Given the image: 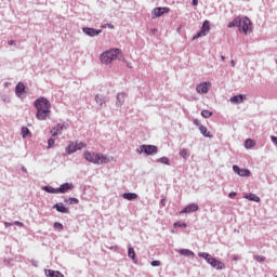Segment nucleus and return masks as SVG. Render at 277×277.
Here are the masks:
<instances>
[{"instance_id": "1", "label": "nucleus", "mask_w": 277, "mask_h": 277, "mask_svg": "<svg viewBox=\"0 0 277 277\" xmlns=\"http://www.w3.org/2000/svg\"><path fill=\"white\" fill-rule=\"evenodd\" d=\"M83 157L85 161H89V163H94L95 166H103V163H109L111 159L107 157L106 155L85 150L83 153Z\"/></svg>"}, {"instance_id": "2", "label": "nucleus", "mask_w": 277, "mask_h": 277, "mask_svg": "<svg viewBox=\"0 0 277 277\" xmlns=\"http://www.w3.org/2000/svg\"><path fill=\"white\" fill-rule=\"evenodd\" d=\"M119 55H122V50L118 48H113L102 53L100 60L102 64H111L115 60H118Z\"/></svg>"}, {"instance_id": "3", "label": "nucleus", "mask_w": 277, "mask_h": 277, "mask_svg": "<svg viewBox=\"0 0 277 277\" xmlns=\"http://www.w3.org/2000/svg\"><path fill=\"white\" fill-rule=\"evenodd\" d=\"M34 107L35 109L51 111V102H49L47 97L41 96L34 102Z\"/></svg>"}, {"instance_id": "4", "label": "nucleus", "mask_w": 277, "mask_h": 277, "mask_svg": "<svg viewBox=\"0 0 277 277\" xmlns=\"http://www.w3.org/2000/svg\"><path fill=\"white\" fill-rule=\"evenodd\" d=\"M136 153L138 155H142V153L150 156V155H157L159 153V149L155 145H141L137 149Z\"/></svg>"}, {"instance_id": "5", "label": "nucleus", "mask_w": 277, "mask_h": 277, "mask_svg": "<svg viewBox=\"0 0 277 277\" xmlns=\"http://www.w3.org/2000/svg\"><path fill=\"white\" fill-rule=\"evenodd\" d=\"M211 30V23L209 21H205L201 29L193 37V40H198L201 36H207Z\"/></svg>"}, {"instance_id": "6", "label": "nucleus", "mask_w": 277, "mask_h": 277, "mask_svg": "<svg viewBox=\"0 0 277 277\" xmlns=\"http://www.w3.org/2000/svg\"><path fill=\"white\" fill-rule=\"evenodd\" d=\"M252 25V22L248 17L240 18V26H238L239 31H242V34H248V30L250 29V26Z\"/></svg>"}, {"instance_id": "7", "label": "nucleus", "mask_w": 277, "mask_h": 277, "mask_svg": "<svg viewBox=\"0 0 277 277\" xmlns=\"http://www.w3.org/2000/svg\"><path fill=\"white\" fill-rule=\"evenodd\" d=\"M82 31L83 34H85V36H89L90 38H95V36H100V34H103L102 29L90 28V27H83Z\"/></svg>"}, {"instance_id": "8", "label": "nucleus", "mask_w": 277, "mask_h": 277, "mask_svg": "<svg viewBox=\"0 0 277 277\" xmlns=\"http://www.w3.org/2000/svg\"><path fill=\"white\" fill-rule=\"evenodd\" d=\"M168 12H170V8L158 6L153 10L151 14H154V18H159V16H163V14H168Z\"/></svg>"}, {"instance_id": "9", "label": "nucleus", "mask_w": 277, "mask_h": 277, "mask_svg": "<svg viewBox=\"0 0 277 277\" xmlns=\"http://www.w3.org/2000/svg\"><path fill=\"white\" fill-rule=\"evenodd\" d=\"M233 170L236 174H238V176H242V177H248V176H251L252 174L249 169H241L237 164L233 166Z\"/></svg>"}, {"instance_id": "10", "label": "nucleus", "mask_w": 277, "mask_h": 277, "mask_svg": "<svg viewBox=\"0 0 277 277\" xmlns=\"http://www.w3.org/2000/svg\"><path fill=\"white\" fill-rule=\"evenodd\" d=\"M211 85V82H201L197 84L196 92L198 94H207L209 92V87Z\"/></svg>"}, {"instance_id": "11", "label": "nucleus", "mask_w": 277, "mask_h": 277, "mask_svg": "<svg viewBox=\"0 0 277 277\" xmlns=\"http://www.w3.org/2000/svg\"><path fill=\"white\" fill-rule=\"evenodd\" d=\"M94 101L100 108L107 107V96L103 94H96Z\"/></svg>"}, {"instance_id": "12", "label": "nucleus", "mask_w": 277, "mask_h": 277, "mask_svg": "<svg viewBox=\"0 0 277 277\" xmlns=\"http://www.w3.org/2000/svg\"><path fill=\"white\" fill-rule=\"evenodd\" d=\"M70 189H75V185L72 183H64L58 188V194H66L67 192H70Z\"/></svg>"}, {"instance_id": "13", "label": "nucleus", "mask_w": 277, "mask_h": 277, "mask_svg": "<svg viewBox=\"0 0 277 277\" xmlns=\"http://www.w3.org/2000/svg\"><path fill=\"white\" fill-rule=\"evenodd\" d=\"M51 116V110H42V109H37L36 113V118L37 120H47Z\"/></svg>"}, {"instance_id": "14", "label": "nucleus", "mask_w": 277, "mask_h": 277, "mask_svg": "<svg viewBox=\"0 0 277 277\" xmlns=\"http://www.w3.org/2000/svg\"><path fill=\"white\" fill-rule=\"evenodd\" d=\"M199 207L197 203H189L186 206L183 210L180 211L181 214L183 213H196L198 211Z\"/></svg>"}, {"instance_id": "15", "label": "nucleus", "mask_w": 277, "mask_h": 277, "mask_svg": "<svg viewBox=\"0 0 277 277\" xmlns=\"http://www.w3.org/2000/svg\"><path fill=\"white\" fill-rule=\"evenodd\" d=\"M198 256L200 259H205L206 263H208L209 265H212L213 263H215V258H213L211 254L207 252H199Z\"/></svg>"}, {"instance_id": "16", "label": "nucleus", "mask_w": 277, "mask_h": 277, "mask_svg": "<svg viewBox=\"0 0 277 277\" xmlns=\"http://www.w3.org/2000/svg\"><path fill=\"white\" fill-rule=\"evenodd\" d=\"M52 209H55L58 213H70V210L62 202L55 203Z\"/></svg>"}, {"instance_id": "17", "label": "nucleus", "mask_w": 277, "mask_h": 277, "mask_svg": "<svg viewBox=\"0 0 277 277\" xmlns=\"http://www.w3.org/2000/svg\"><path fill=\"white\" fill-rule=\"evenodd\" d=\"M229 101L234 104V105H239L241 104L242 101H246V95L243 94H239V95H234L229 98Z\"/></svg>"}, {"instance_id": "18", "label": "nucleus", "mask_w": 277, "mask_h": 277, "mask_svg": "<svg viewBox=\"0 0 277 277\" xmlns=\"http://www.w3.org/2000/svg\"><path fill=\"white\" fill-rule=\"evenodd\" d=\"M116 98H117L116 107H121L122 105H124V100L127 98V94L118 93Z\"/></svg>"}, {"instance_id": "19", "label": "nucleus", "mask_w": 277, "mask_h": 277, "mask_svg": "<svg viewBox=\"0 0 277 277\" xmlns=\"http://www.w3.org/2000/svg\"><path fill=\"white\" fill-rule=\"evenodd\" d=\"M64 127H66L64 123H58L56 128H53L51 130L52 137H57V133H62V131H64Z\"/></svg>"}, {"instance_id": "20", "label": "nucleus", "mask_w": 277, "mask_h": 277, "mask_svg": "<svg viewBox=\"0 0 277 277\" xmlns=\"http://www.w3.org/2000/svg\"><path fill=\"white\" fill-rule=\"evenodd\" d=\"M24 92H25V84L23 82H18L15 87L16 96L18 97L23 96Z\"/></svg>"}, {"instance_id": "21", "label": "nucleus", "mask_w": 277, "mask_h": 277, "mask_svg": "<svg viewBox=\"0 0 277 277\" xmlns=\"http://www.w3.org/2000/svg\"><path fill=\"white\" fill-rule=\"evenodd\" d=\"M47 277H64V274L60 271L45 269Z\"/></svg>"}, {"instance_id": "22", "label": "nucleus", "mask_w": 277, "mask_h": 277, "mask_svg": "<svg viewBox=\"0 0 277 277\" xmlns=\"http://www.w3.org/2000/svg\"><path fill=\"white\" fill-rule=\"evenodd\" d=\"M179 254H181L182 256H188L189 258H195L196 254L194 253V251L189 250V249H180Z\"/></svg>"}, {"instance_id": "23", "label": "nucleus", "mask_w": 277, "mask_h": 277, "mask_svg": "<svg viewBox=\"0 0 277 277\" xmlns=\"http://www.w3.org/2000/svg\"><path fill=\"white\" fill-rule=\"evenodd\" d=\"M243 198H246V200H250L251 202H261V198L252 193L245 194Z\"/></svg>"}, {"instance_id": "24", "label": "nucleus", "mask_w": 277, "mask_h": 277, "mask_svg": "<svg viewBox=\"0 0 277 277\" xmlns=\"http://www.w3.org/2000/svg\"><path fill=\"white\" fill-rule=\"evenodd\" d=\"M210 265L214 269H226V265L217 259H215V262H212V264H210Z\"/></svg>"}, {"instance_id": "25", "label": "nucleus", "mask_w": 277, "mask_h": 277, "mask_svg": "<svg viewBox=\"0 0 277 277\" xmlns=\"http://www.w3.org/2000/svg\"><path fill=\"white\" fill-rule=\"evenodd\" d=\"M227 27L233 29V27H241V17H236L233 22H229Z\"/></svg>"}, {"instance_id": "26", "label": "nucleus", "mask_w": 277, "mask_h": 277, "mask_svg": "<svg viewBox=\"0 0 277 277\" xmlns=\"http://www.w3.org/2000/svg\"><path fill=\"white\" fill-rule=\"evenodd\" d=\"M199 131L201 135H203V137H213V135H211V132H209V129H207V127L205 126H199Z\"/></svg>"}, {"instance_id": "27", "label": "nucleus", "mask_w": 277, "mask_h": 277, "mask_svg": "<svg viewBox=\"0 0 277 277\" xmlns=\"http://www.w3.org/2000/svg\"><path fill=\"white\" fill-rule=\"evenodd\" d=\"M122 198H123L124 200H136L137 194H135V193H124V194L122 195Z\"/></svg>"}, {"instance_id": "28", "label": "nucleus", "mask_w": 277, "mask_h": 277, "mask_svg": "<svg viewBox=\"0 0 277 277\" xmlns=\"http://www.w3.org/2000/svg\"><path fill=\"white\" fill-rule=\"evenodd\" d=\"M65 150L67 155H72L74 153H77V146L75 145V143H70Z\"/></svg>"}, {"instance_id": "29", "label": "nucleus", "mask_w": 277, "mask_h": 277, "mask_svg": "<svg viewBox=\"0 0 277 277\" xmlns=\"http://www.w3.org/2000/svg\"><path fill=\"white\" fill-rule=\"evenodd\" d=\"M43 192H47V194H58L57 188H53V186H43Z\"/></svg>"}, {"instance_id": "30", "label": "nucleus", "mask_w": 277, "mask_h": 277, "mask_svg": "<svg viewBox=\"0 0 277 277\" xmlns=\"http://www.w3.org/2000/svg\"><path fill=\"white\" fill-rule=\"evenodd\" d=\"M22 137H31V132L27 127H22Z\"/></svg>"}, {"instance_id": "31", "label": "nucleus", "mask_w": 277, "mask_h": 277, "mask_svg": "<svg viewBox=\"0 0 277 277\" xmlns=\"http://www.w3.org/2000/svg\"><path fill=\"white\" fill-rule=\"evenodd\" d=\"M255 143L252 141V138H248L245 142V148L250 149V148H254Z\"/></svg>"}, {"instance_id": "32", "label": "nucleus", "mask_w": 277, "mask_h": 277, "mask_svg": "<svg viewBox=\"0 0 277 277\" xmlns=\"http://www.w3.org/2000/svg\"><path fill=\"white\" fill-rule=\"evenodd\" d=\"M128 256L132 259V261H135V249H133V247L128 248Z\"/></svg>"}, {"instance_id": "33", "label": "nucleus", "mask_w": 277, "mask_h": 277, "mask_svg": "<svg viewBox=\"0 0 277 277\" xmlns=\"http://www.w3.org/2000/svg\"><path fill=\"white\" fill-rule=\"evenodd\" d=\"M64 202H66L67 205H79V199L70 197L69 199H65Z\"/></svg>"}, {"instance_id": "34", "label": "nucleus", "mask_w": 277, "mask_h": 277, "mask_svg": "<svg viewBox=\"0 0 277 277\" xmlns=\"http://www.w3.org/2000/svg\"><path fill=\"white\" fill-rule=\"evenodd\" d=\"M159 163H163L164 166H170V159L166 156L161 157L159 160H158Z\"/></svg>"}, {"instance_id": "35", "label": "nucleus", "mask_w": 277, "mask_h": 277, "mask_svg": "<svg viewBox=\"0 0 277 277\" xmlns=\"http://www.w3.org/2000/svg\"><path fill=\"white\" fill-rule=\"evenodd\" d=\"M201 116L202 118H211V116H213V113L211 110H202Z\"/></svg>"}, {"instance_id": "36", "label": "nucleus", "mask_w": 277, "mask_h": 277, "mask_svg": "<svg viewBox=\"0 0 277 277\" xmlns=\"http://www.w3.org/2000/svg\"><path fill=\"white\" fill-rule=\"evenodd\" d=\"M54 228L56 230H60V233H62V230H64V225L62 223H60V222H55L54 223Z\"/></svg>"}, {"instance_id": "37", "label": "nucleus", "mask_w": 277, "mask_h": 277, "mask_svg": "<svg viewBox=\"0 0 277 277\" xmlns=\"http://www.w3.org/2000/svg\"><path fill=\"white\" fill-rule=\"evenodd\" d=\"M55 145V136H52L51 138L48 140V148H53Z\"/></svg>"}, {"instance_id": "38", "label": "nucleus", "mask_w": 277, "mask_h": 277, "mask_svg": "<svg viewBox=\"0 0 277 277\" xmlns=\"http://www.w3.org/2000/svg\"><path fill=\"white\" fill-rule=\"evenodd\" d=\"M77 150H81V148H85V143L83 142H76L75 144Z\"/></svg>"}, {"instance_id": "39", "label": "nucleus", "mask_w": 277, "mask_h": 277, "mask_svg": "<svg viewBox=\"0 0 277 277\" xmlns=\"http://www.w3.org/2000/svg\"><path fill=\"white\" fill-rule=\"evenodd\" d=\"M0 101L2 103H10V96H8L6 94L0 95Z\"/></svg>"}, {"instance_id": "40", "label": "nucleus", "mask_w": 277, "mask_h": 277, "mask_svg": "<svg viewBox=\"0 0 277 277\" xmlns=\"http://www.w3.org/2000/svg\"><path fill=\"white\" fill-rule=\"evenodd\" d=\"M186 226H187V223H181V222L174 223V228H185Z\"/></svg>"}, {"instance_id": "41", "label": "nucleus", "mask_w": 277, "mask_h": 277, "mask_svg": "<svg viewBox=\"0 0 277 277\" xmlns=\"http://www.w3.org/2000/svg\"><path fill=\"white\" fill-rule=\"evenodd\" d=\"M180 155L183 157V159H187V157H189L187 149H181Z\"/></svg>"}, {"instance_id": "42", "label": "nucleus", "mask_w": 277, "mask_h": 277, "mask_svg": "<svg viewBox=\"0 0 277 277\" xmlns=\"http://www.w3.org/2000/svg\"><path fill=\"white\" fill-rule=\"evenodd\" d=\"M151 267H159V265H161V261L159 260H154L150 263Z\"/></svg>"}, {"instance_id": "43", "label": "nucleus", "mask_w": 277, "mask_h": 277, "mask_svg": "<svg viewBox=\"0 0 277 277\" xmlns=\"http://www.w3.org/2000/svg\"><path fill=\"white\" fill-rule=\"evenodd\" d=\"M255 261H258L259 263H263V261H265V256L258 255V256H255Z\"/></svg>"}, {"instance_id": "44", "label": "nucleus", "mask_w": 277, "mask_h": 277, "mask_svg": "<svg viewBox=\"0 0 277 277\" xmlns=\"http://www.w3.org/2000/svg\"><path fill=\"white\" fill-rule=\"evenodd\" d=\"M193 124H195V127H202V124H200V120L198 119H194Z\"/></svg>"}, {"instance_id": "45", "label": "nucleus", "mask_w": 277, "mask_h": 277, "mask_svg": "<svg viewBox=\"0 0 277 277\" xmlns=\"http://www.w3.org/2000/svg\"><path fill=\"white\" fill-rule=\"evenodd\" d=\"M9 47H14V44H16L15 40H10L8 41Z\"/></svg>"}, {"instance_id": "46", "label": "nucleus", "mask_w": 277, "mask_h": 277, "mask_svg": "<svg viewBox=\"0 0 277 277\" xmlns=\"http://www.w3.org/2000/svg\"><path fill=\"white\" fill-rule=\"evenodd\" d=\"M13 224H14L15 226H23V222H21V221H15Z\"/></svg>"}, {"instance_id": "47", "label": "nucleus", "mask_w": 277, "mask_h": 277, "mask_svg": "<svg viewBox=\"0 0 277 277\" xmlns=\"http://www.w3.org/2000/svg\"><path fill=\"white\" fill-rule=\"evenodd\" d=\"M271 140H272V142L275 143L276 146H277V136H271Z\"/></svg>"}, {"instance_id": "48", "label": "nucleus", "mask_w": 277, "mask_h": 277, "mask_svg": "<svg viewBox=\"0 0 277 277\" xmlns=\"http://www.w3.org/2000/svg\"><path fill=\"white\" fill-rule=\"evenodd\" d=\"M229 198H235V196H237V193H235V192H232V193H229Z\"/></svg>"}, {"instance_id": "49", "label": "nucleus", "mask_w": 277, "mask_h": 277, "mask_svg": "<svg viewBox=\"0 0 277 277\" xmlns=\"http://www.w3.org/2000/svg\"><path fill=\"white\" fill-rule=\"evenodd\" d=\"M4 226L8 228V226H14V223L4 222Z\"/></svg>"}, {"instance_id": "50", "label": "nucleus", "mask_w": 277, "mask_h": 277, "mask_svg": "<svg viewBox=\"0 0 277 277\" xmlns=\"http://www.w3.org/2000/svg\"><path fill=\"white\" fill-rule=\"evenodd\" d=\"M105 27H109V29H115L114 24H106Z\"/></svg>"}, {"instance_id": "51", "label": "nucleus", "mask_w": 277, "mask_h": 277, "mask_svg": "<svg viewBox=\"0 0 277 277\" xmlns=\"http://www.w3.org/2000/svg\"><path fill=\"white\" fill-rule=\"evenodd\" d=\"M192 4H193L194 6L198 5V0H192Z\"/></svg>"}, {"instance_id": "52", "label": "nucleus", "mask_w": 277, "mask_h": 277, "mask_svg": "<svg viewBox=\"0 0 277 277\" xmlns=\"http://www.w3.org/2000/svg\"><path fill=\"white\" fill-rule=\"evenodd\" d=\"M233 261H239V255H234Z\"/></svg>"}, {"instance_id": "53", "label": "nucleus", "mask_w": 277, "mask_h": 277, "mask_svg": "<svg viewBox=\"0 0 277 277\" xmlns=\"http://www.w3.org/2000/svg\"><path fill=\"white\" fill-rule=\"evenodd\" d=\"M127 67H128V68H133V64H131V63L128 62V63H127Z\"/></svg>"}, {"instance_id": "54", "label": "nucleus", "mask_w": 277, "mask_h": 277, "mask_svg": "<svg viewBox=\"0 0 277 277\" xmlns=\"http://www.w3.org/2000/svg\"><path fill=\"white\" fill-rule=\"evenodd\" d=\"M160 202H161L162 207H166V199H161Z\"/></svg>"}, {"instance_id": "55", "label": "nucleus", "mask_w": 277, "mask_h": 277, "mask_svg": "<svg viewBox=\"0 0 277 277\" xmlns=\"http://www.w3.org/2000/svg\"><path fill=\"white\" fill-rule=\"evenodd\" d=\"M22 171H24L25 173H27V168H25V166H22Z\"/></svg>"}, {"instance_id": "56", "label": "nucleus", "mask_w": 277, "mask_h": 277, "mask_svg": "<svg viewBox=\"0 0 277 277\" xmlns=\"http://www.w3.org/2000/svg\"><path fill=\"white\" fill-rule=\"evenodd\" d=\"M230 65H232L233 67H235V61H234V60L230 61Z\"/></svg>"}, {"instance_id": "57", "label": "nucleus", "mask_w": 277, "mask_h": 277, "mask_svg": "<svg viewBox=\"0 0 277 277\" xmlns=\"http://www.w3.org/2000/svg\"><path fill=\"white\" fill-rule=\"evenodd\" d=\"M221 60L224 62V60H226V56L222 55Z\"/></svg>"}, {"instance_id": "58", "label": "nucleus", "mask_w": 277, "mask_h": 277, "mask_svg": "<svg viewBox=\"0 0 277 277\" xmlns=\"http://www.w3.org/2000/svg\"><path fill=\"white\" fill-rule=\"evenodd\" d=\"M32 265H35V267H36V262H32Z\"/></svg>"}, {"instance_id": "59", "label": "nucleus", "mask_w": 277, "mask_h": 277, "mask_svg": "<svg viewBox=\"0 0 277 277\" xmlns=\"http://www.w3.org/2000/svg\"><path fill=\"white\" fill-rule=\"evenodd\" d=\"M276 277H277V275H276Z\"/></svg>"}]
</instances>
